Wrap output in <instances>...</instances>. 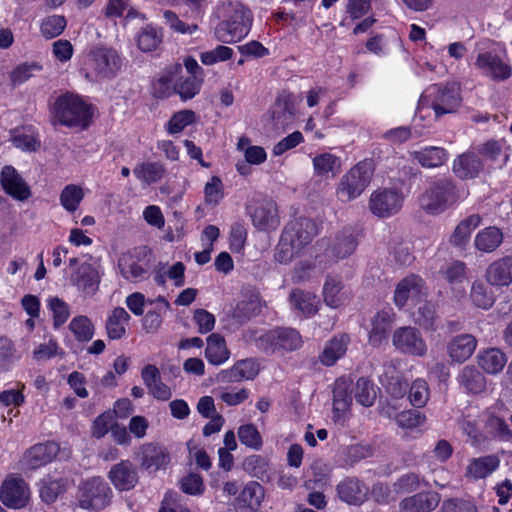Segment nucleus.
<instances>
[{"label": "nucleus", "instance_id": "46", "mask_svg": "<svg viewBox=\"0 0 512 512\" xmlns=\"http://www.w3.org/2000/svg\"><path fill=\"white\" fill-rule=\"evenodd\" d=\"M471 301L475 306L481 309H489L495 301L493 292L482 281H474L470 291Z\"/></svg>", "mask_w": 512, "mask_h": 512}, {"label": "nucleus", "instance_id": "10", "mask_svg": "<svg viewBox=\"0 0 512 512\" xmlns=\"http://www.w3.org/2000/svg\"><path fill=\"white\" fill-rule=\"evenodd\" d=\"M475 67L493 82H504L512 76V67L498 54L492 51L478 53Z\"/></svg>", "mask_w": 512, "mask_h": 512}, {"label": "nucleus", "instance_id": "15", "mask_svg": "<svg viewBox=\"0 0 512 512\" xmlns=\"http://www.w3.org/2000/svg\"><path fill=\"white\" fill-rule=\"evenodd\" d=\"M59 446L55 442H46L31 447L24 455L22 467L24 470H35L50 463L58 454Z\"/></svg>", "mask_w": 512, "mask_h": 512}, {"label": "nucleus", "instance_id": "35", "mask_svg": "<svg viewBox=\"0 0 512 512\" xmlns=\"http://www.w3.org/2000/svg\"><path fill=\"white\" fill-rule=\"evenodd\" d=\"M479 366L488 374H498L507 362L506 356L497 348L480 352L477 356Z\"/></svg>", "mask_w": 512, "mask_h": 512}, {"label": "nucleus", "instance_id": "27", "mask_svg": "<svg viewBox=\"0 0 512 512\" xmlns=\"http://www.w3.org/2000/svg\"><path fill=\"white\" fill-rule=\"evenodd\" d=\"M440 502V495L437 492L417 493L404 498L399 503L401 512H431Z\"/></svg>", "mask_w": 512, "mask_h": 512}, {"label": "nucleus", "instance_id": "26", "mask_svg": "<svg viewBox=\"0 0 512 512\" xmlns=\"http://www.w3.org/2000/svg\"><path fill=\"white\" fill-rule=\"evenodd\" d=\"M170 462V455L165 447L158 444H145L141 448V466L149 471L165 468Z\"/></svg>", "mask_w": 512, "mask_h": 512}, {"label": "nucleus", "instance_id": "62", "mask_svg": "<svg viewBox=\"0 0 512 512\" xmlns=\"http://www.w3.org/2000/svg\"><path fill=\"white\" fill-rule=\"evenodd\" d=\"M425 421V416L418 410H406L399 413L396 417L397 424L406 429H413Z\"/></svg>", "mask_w": 512, "mask_h": 512}, {"label": "nucleus", "instance_id": "8", "mask_svg": "<svg viewBox=\"0 0 512 512\" xmlns=\"http://www.w3.org/2000/svg\"><path fill=\"white\" fill-rule=\"evenodd\" d=\"M145 247H138L123 253L118 259L121 275L130 282H140L147 278L150 261Z\"/></svg>", "mask_w": 512, "mask_h": 512}, {"label": "nucleus", "instance_id": "28", "mask_svg": "<svg viewBox=\"0 0 512 512\" xmlns=\"http://www.w3.org/2000/svg\"><path fill=\"white\" fill-rule=\"evenodd\" d=\"M243 339L247 345H254L267 355L276 353L275 329L248 328L243 332Z\"/></svg>", "mask_w": 512, "mask_h": 512}, {"label": "nucleus", "instance_id": "32", "mask_svg": "<svg viewBox=\"0 0 512 512\" xmlns=\"http://www.w3.org/2000/svg\"><path fill=\"white\" fill-rule=\"evenodd\" d=\"M262 310V300L258 293H250L246 298L239 301L232 313L233 319L238 323H245L256 317Z\"/></svg>", "mask_w": 512, "mask_h": 512}, {"label": "nucleus", "instance_id": "57", "mask_svg": "<svg viewBox=\"0 0 512 512\" xmlns=\"http://www.w3.org/2000/svg\"><path fill=\"white\" fill-rule=\"evenodd\" d=\"M238 438L241 444L249 448L259 450L262 446L261 435L253 424L240 426L238 429Z\"/></svg>", "mask_w": 512, "mask_h": 512}, {"label": "nucleus", "instance_id": "41", "mask_svg": "<svg viewBox=\"0 0 512 512\" xmlns=\"http://www.w3.org/2000/svg\"><path fill=\"white\" fill-rule=\"evenodd\" d=\"M412 156L423 167L432 168L441 166L447 160L448 153L444 148L431 146L413 152Z\"/></svg>", "mask_w": 512, "mask_h": 512}, {"label": "nucleus", "instance_id": "38", "mask_svg": "<svg viewBox=\"0 0 512 512\" xmlns=\"http://www.w3.org/2000/svg\"><path fill=\"white\" fill-rule=\"evenodd\" d=\"M351 381L347 378H339L335 381L333 389V407L336 413H345L352 404V393L349 392Z\"/></svg>", "mask_w": 512, "mask_h": 512}, {"label": "nucleus", "instance_id": "63", "mask_svg": "<svg viewBox=\"0 0 512 512\" xmlns=\"http://www.w3.org/2000/svg\"><path fill=\"white\" fill-rule=\"evenodd\" d=\"M64 491L65 485L62 480H50L43 483L40 489V496L46 503H52Z\"/></svg>", "mask_w": 512, "mask_h": 512}, {"label": "nucleus", "instance_id": "22", "mask_svg": "<svg viewBox=\"0 0 512 512\" xmlns=\"http://www.w3.org/2000/svg\"><path fill=\"white\" fill-rule=\"evenodd\" d=\"M483 169V162L479 156L471 151L464 152L453 161L452 170L460 179L476 178Z\"/></svg>", "mask_w": 512, "mask_h": 512}, {"label": "nucleus", "instance_id": "60", "mask_svg": "<svg viewBox=\"0 0 512 512\" xmlns=\"http://www.w3.org/2000/svg\"><path fill=\"white\" fill-rule=\"evenodd\" d=\"M48 307L53 313L54 327L59 328L67 321L70 315L68 305L58 297H51L48 300Z\"/></svg>", "mask_w": 512, "mask_h": 512}, {"label": "nucleus", "instance_id": "48", "mask_svg": "<svg viewBox=\"0 0 512 512\" xmlns=\"http://www.w3.org/2000/svg\"><path fill=\"white\" fill-rule=\"evenodd\" d=\"M69 330L78 341L88 342L93 338L95 328L87 316L79 315L71 320Z\"/></svg>", "mask_w": 512, "mask_h": 512}, {"label": "nucleus", "instance_id": "56", "mask_svg": "<svg viewBox=\"0 0 512 512\" xmlns=\"http://www.w3.org/2000/svg\"><path fill=\"white\" fill-rule=\"evenodd\" d=\"M429 388L428 384L423 379H416L409 389V401L417 408L423 407L429 399Z\"/></svg>", "mask_w": 512, "mask_h": 512}, {"label": "nucleus", "instance_id": "17", "mask_svg": "<svg viewBox=\"0 0 512 512\" xmlns=\"http://www.w3.org/2000/svg\"><path fill=\"white\" fill-rule=\"evenodd\" d=\"M108 479L118 491H128L138 483V473L129 460H122L111 467Z\"/></svg>", "mask_w": 512, "mask_h": 512}, {"label": "nucleus", "instance_id": "12", "mask_svg": "<svg viewBox=\"0 0 512 512\" xmlns=\"http://www.w3.org/2000/svg\"><path fill=\"white\" fill-rule=\"evenodd\" d=\"M402 201L403 197L397 190H377L370 196L369 209L378 217H389L401 209Z\"/></svg>", "mask_w": 512, "mask_h": 512}, {"label": "nucleus", "instance_id": "61", "mask_svg": "<svg viewBox=\"0 0 512 512\" xmlns=\"http://www.w3.org/2000/svg\"><path fill=\"white\" fill-rule=\"evenodd\" d=\"M233 55V50L227 46L219 45L215 49L205 51L201 54V61L205 65H213L217 62H222L230 59Z\"/></svg>", "mask_w": 512, "mask_h": 512}, {"label": "nucleus", "instance_id": "25", "mask_svg": "<svg viewBox=\"0 0 512 512\" xmlns=\"http://www.w3.org/2000/svg\"><path fill=\"white\" fill-rule=\"evenodd\" d=\"M73 284L85 295H94L100 283L98 271L89 263L81 264L76 272L71 276Z\"/></svg>", "mask_w": 512, "mask_h": 512}, {"label": "nucleus", "instance_id": "11", "mask_svg": "<svg viewBox=\"0 0 512 512\" xmlns=\"http://www.w3.org/2000/svg\"><path fill=\"white\" fill-rule=\"evenodd\" d=\"M253 225L262 231L275 230L280 225L278 207L271 199H261L249 207Z\"/></svg>", "mask_w": 512, "mask_h": 512}, {"label": "nucleus", "instance_id": "50", "mask_svg": "<svg viewBox=\"0 0 512 512\" xmlns=\"http://www.w3.org/2000/svg\"><path fill=\"white\" fill-rule=\"evenodd\" d=\"M436 306L431 302H425L415 313V323L425 330L435 331L437 329Z\"/></svg>", "mask_w": 512, "mask_h": 512}, {"label": "nucleus", "instance_id": "13", "mask_svg": "<svg viewBox=\"0 0 512 512\" xmlns=\"http://www.w3.org/2000/svg\"><path fill=\"white\" fill-rule=\"evenodd\" d=\"M0 499L9 508L20 509L29 500V489L23 479L8 477L2 484Z\"/></svg>", "mask_w": 512, "mask_h": 512}, {"label": "nucleus", "instance_id": "43", "mask_svg": "<svg viewBox=\"0 0 512 512\" xmlns=\"http://www.w3.org/2000/svg\"><path fill=\"white\" fill-rule=\"evenodd\" d=\"M381 383L386 387L387 392L395 398H401L407 391L408 384L394 367H387Z\"/></svg>", "mask_w": 512, "mask_h": 512}, {"label": "nucleus", "instance_id": "34", "mask_svg": "<svg viewBox=\"0 0 512 512\" xmlns=\"http://www.w3.org/2000/svg\"><path fill=\"white\" fill-rule=\"evenodd\" d=\"M502 231L495 226H489L479 231L475 237V248L481 252H494L503 242Z\"/></svg>", "mask_w": 512, "mask_h": 512}, {"label": "nucleus", "instance_id": "52", "mask_svg": "<svg viewBox=\"0 0 512 512\" xmlns=\"http://www.w3.org/2000/svg\"><path fill=\"white\" fill-rule=\"evenodd\" d=\"M161 41L162 36L150 25L142 28L137 36V46L142 52H152L156 50Z\"/></svg>", "mask_w": 512, "mask_h": 512}, {"label": "nucleus", "instance_id": "54", "mask_svg": "<svg viewBox=\"0 0 512 512\" xmlns=\"http://www.w3.org/2000/svg\"><path fill=\"white\" fill-rule=\"evenodd\" d=\"M486 429L495 438L501 441H510L512 439V430L504 419L490 414L486 420Z\"/></svg>", "mask_w": 512, "mask_h": 512}, {"label": "nucleus", "instance_id": "49", "mask_svg": "<svg viewBox=\"0 0 512 512\" xmlns=\"http://www.w3.org/2000/svg\"><path fill=\"white\" fill-rule=\"evenodd\" d=\"M201 79L192 74L181 76L174 84V91L179 94L181 99L188 100L193 98L200 90Z\"/></svg>", "mask_w": 512, "mask_h": 512}, {"label": "nucleus", "instance_id": "58", "mask_svg": "<svg viewBox=\"0 0 512 512\" xmlns=\"http://www.w3.org/2000/svg\"><path fill=\"white\" fill-rule=\"evenodd\" d=\"M42 69V67L36 63H22L16 66L13 71L10 73V80L13 86L20 85L27 80H29L35 72H38Z\"/></svg>", "mask_w": 512, "mask_h": 512}, {"label": "nucleus", "instance_id": "19", "mask_svg": "<svg viewBox=\"0 0 512 512\" xmlns=\"http://www.w3.org/2000/svg\"><path fill=\"white\" fill-rule=\"evenodd\" d=\"M0 182L5 192L15 199L23 201L31 195L28 185L12 166L2 168Z\"/></svg>", "mask_w": 512, "mask_h": 512}, {"label": "nucleus", "instance_id": "44", "mask_svg": "<svg viewBox=\"0 0 512 512\" xmlns=\"http://www.w3.org/2000/svg\"><path fill=\"white\" fill-rule=\"evenodd\" d=\"M353 395L357 403L371 407L376 400V390L371 380L360 377L353 387Z\"/></svg>", "mask_w": 512, "mask_h": 512}, {"label": "nucleus", "instance_id": "51", "mask_svg": "<svg viewBox=\"0 0 512 512\" xmlns=\"http://www.w3.org/2000/svg\"><path fill=\"white\" fill-rule=\"evenodd\" d=\"M164 172V167L157 162L142 163L134 169L135 176L147 184L160 181Z\"/></svg>", "mask_w": 512, "mask_h": 512}, {"label": "nucleus", "instance_id": "14", "mask_svg": "<svg viewBox=\"0 0 512 512\" xmlns=\"http://www.w3.org/2000/svg\"><path fill=\"white\" fill-rule=\"evenodd\" d=\"M427 295V287L424 280L415 274L403 278L396 286L394 303L402 308L410 298H421Z\"/></svg>", "mask_w": 512, "mask_h": 512}, {"label": "nucleus", "instance_id": "4", "mask_svg": "<svg viewBox=\"0 0 512 512\" xmlns=\"http://www.w3.org/2000/svg\"><path fill=\"white\" fill-rule=\"evenodd\" d=\"M459 198V190L451 179H438L422 194L421 207L426 212L437 215L455 205Z\"/></svg>", "mask_w": 512, "mask_h": 512}, {"label": "nucleus", "instance_id": "2", "mask_svg": "<svg viewBox=\"0 0 512 512\" xmlns=\"http://www.w3.org/2000/svg\"><path fill=\"white\" fill-rule=\"evenodd\" d=\"M91 115L90 107L71 93L57 97L51 107V121L54 125L85 128Z\"/></svg>", "mask_w": 512, "mask_h": 512}, {"label": "nucleus", "instance_id": "1", "mask_svg": "<svg viewBox=\"0 0 512 512\" xmlns=\"http://www.w3.org/2000/svg\"><path fill=\"white\" fill-rule=\"evenodd\" d=\"M318 234L317 224L310 218L300 217L288 222L282 230L274 258L280 264H288L300 255Z\"/></svg>", "mask_w": 512, "mask_h": 512}, {"label": "nucleus", "instance_id": "39", "mask_svg": "<svg viewBox=\"0 0 512 512\" xmlns=\"http://www.w3.org/2000/svg\"><path fill=\"white\" fill-rule=\"evenodd\" d=\"M460 384L474 394L481 393L486 388L485 376L474 366H465L459 375Z\"/></svg>", "mask_w": 512, "mask_h": 512}, {"label": "nucleus", "instance_id": "31", "mask_svg": "<svg viewBox=\"0 0 512 512\" xmlns=\"http://www.w3.org/2000/svg\"><path fill=\"white\" fill-rule=\"evenodd\" d=\"M339 498L348 504H360L367 495V487L358 479L347 478L337 486Z\"/></svg>", "mask_w": 512, "mask_h": 512}, {"label": "nucleus", "instance_id": "40", "mask_svg": "<svg viewBox=\"0 0 512 512\" xmlns=\"http://www.w3.org/2000/svg\"><path fill=\"white\" fill-rule=\"evenodd\" d=\"M313 168L317 176L335 177L341 171V160L331 153H322L313 158Z\"/></svg>", "mask_w": 512, "mask_h": 512}, {"label": "nucleus", "instance_id": "21", "mask_svg": "<svg viewBox=\"0 0 512 512\" xmlns=\"http://www.w3.org/2000/svg\"><path fill=\"white\" fill-rule=\"evenodd\" d=\"M358 242L352 231L344 229L339 232L326 249L327 256L335 261L351 256Z\"/></svg>", "mask_w": 512, "mask_h": 512}, {"label": "nucleus", "instance_id": "64", "mask_svg": "<svg viewBox=\"0 0 512 512\" xmlns=\"http://www.w3.org/2000/svg\"><path fill=\"white\" fill-rule=\"evenodd\" d=\"M441 509L443 512H477L476 505L473 502L461 498L444 500Z\"/></svg>", "mask_w": 512, "mask_h": 512}, {"label": "nucleus", "instance_id": "5", "mask_svg": "<svg viewBox=\"0 0 512 512\" xmlns=\"http://www.w3.org/2000/svg\"><path fill=\"white\" fill-rule=\"evenodd\" d=\"M431 100L436 117L453 113L461 103L460 86L455 82L433 84L421 96L420 102Z\"/></svg>", "mask_w": 512, "mask_h": 512}, {"label": "nucleus", "instance_id": "30", "mask_svg": "<svg viewBox=\"0 0 512 512\" xmlns=\"http://www.w3.org/2000/svg\"><path fill=\"white\" fill-rule=\"evenodd\" d=\"M289 302L292 308L306 317L314 315L318 311L319 300L309 291L293 289L289 294Z\"/></svg>", "mask_w": 512, "mask_h": 512}, {"label": "nucleus", "instance_id": "29", "mask_svg": "<svg viewBox=\"0 0 512 512\" xmlns=\"http://www.w3.org/2000/svg\"><path fill=\"white\" fill-rule=\"evenodd\" d=\"M350 338L347 334H339L331 338L319 355L320 362L325 366L334 365L347 351Z\"/></svg>", "mask_w": 512, "mask_h": 512}, {"label": "nucleus", "instance_id": "53", "mask_svg": "<svg viewBox=\"0 0 512 512\" xmlns=\"http://www.w3.org/2000/svg\"><path fill=\"white\" fill-rule=\"evenodd\" d=\"M83 197V189L77 185L70 184L62 190L60 202L67 211L74 212L78 209Z\"/></svg>", "mask_w": 512, "mask_h": 512}, {"label": "nucleus", "instance_id": "33", "mask_svg": "<svg viewBox=\"0 0 512 512\" xmlns=\"http://www.w3.org/2000/svg\"><path fill=\"white\" fill-rule=\"evenodd\" d=\"M500 464L497 455H487L472 459L466 468V476L475 480L484 479L492 474Z\"/></svg>", "mask_w": 512, "mask_h": 512}, {"label": "nucleus", "instance_id": "37", "mask_svg": "<svg viewBox=\"0 0 512 512\" xmlns=\"http://www.w3.org/2000/svg\"><path fill=\"white\" fill-rule=\"evenodd\" d=\"M205 356L213 365H220L229 358V351L221 335L214 333L208 336Z\"/></svg>", "mask_w": 512, "mask_h": 512}, {"label": "nucleus", "instance_id": "6", "mask_svg": "<svg viewBox=\"0 0 512 512\" xmlns=\"http://www.w3.org/2000/svg\"><path fill=\"white\" fill-rule=\"evenodd\" d=\"M250 26V10L242 5H236L230 18L216 26L215 37L222 43H236L249 33Z\"/></svg>", "mask_w": 512, "mask_h": 512}, {"label": "nucleus", "instance_id": "7", "mask_svg": "<svg viewBox=\"0 0 512 512\" xmlns=\"http://www.w3.org/2000/svg\"><path fill=\"white\" fill-rule=\"evenodd\" d=\"M113 498V491L101 477L86 480L79 489L78 504L86 510L100 511L108 507Z\"/></svg>", "mask_w": 512, "mask_h": 512}, {"label": "nucleus", "instance_id": "47", "mask_svg": "<svg viewBox=\"0 0 512 512\" xmlns=\"http://www.w3.org/2000/svg\"><path fill=\"white\" fill-rule=\"evenodd\" d=\"M264 499V489L263 487L256 481H251L243 488L241 491L238 500L251 508L252 510H256L260 507L262 501Z\"/></svg>", "mask_w": 512, "mask_h": 512}, {"label": "nucleus", "instance_id": "9", "mask_svg": "<svg viewBox=\"0 0 512 512\" xmlns=\"http://www.w3.org/2000/svg\"><path fill=\"white\" fill-rule=\"evenodd\" d=\"M392 345L402 354L423 357L428 347L422 333L415 326H401L392 333Z\"/></svg>", "mask_w": 512, "mask_h": 512}, {"label": "nucleus", "instance_id": "16", "mask_svg": "<svg viewBox=\"0 0 512 512\" xmlns=\"http://www.w3.org/2000/svg\"><path fill=\"white\" fill-rule=\"evenodd\" d=\"M93 67L101 78H111L121 67L118 53L113 49L97 48L92 51Z\"/></svg>", "mask_w": 512, "mask_h": 512}, {"label": "nucleus", "instance_id": "59", "mask_svg": "<svg viewBox=\"0 0 512 512\" xmlns=\"http://www.w3.org/2000/svg\"><path fill=\"white\" fill-rule=\"evenodd\" d=\"M195 120V113L192 110H182L175 113L167 123V130L170 134H177L184 130Z\"/></svg>", "mask_w": 512, "mask_h": 512}, {"label": "nucleus", "instance_id": "3", "mask_svg": "<svg viewBox=\"0 0 512 512\" xmlns=\"http://www.w3.org/2000/svg\"><path fill=\"white\" fill-rule=\"evenodd\" d=\"M374 173L372 160L360 161L340 179L336 194L341 202H350L359 197L371 182Z\"/></svg>", "mask_w": 512, "mask_h": 512}, {"label": "nucleus", "instance_id": "23", "mask_svg": "<svg viewBox=\"0 0 512 512\" xmlns=\"http://www.w3.org/2000/svg\"><path fill=\"white\" fill-rule=\"evenodd\" d=\"M476 347L477 340L472 334H461L449 341L447 352L452 361L463 363L473 355Z\"/></svg>", "mask_w": 512, "mask_h": 512}, {"label": "nucleus", "instance_id": "24", "mask_svg": "<svg viewBox=\"0 0 512 512\" xmlns=\"http://www.w3.org/2000/svg\"><path fill=\"white\" fill-rule=\"evenodd\" d=\"M396 315L392 309L381 310L372 319V328L369 333V343L380 346L387 338V334L395 322Z\"/></svg>", "mask_w": 512, "mask_h": 512}, {"label": "nucleus", "instance_id": "36", "mask_svg": "<svg viewBox=\"0 0 512 512\" xmlns=\"http://www.w3.org/2000/svg\"><path fill=\"white\" fill-rule=\"evenodd\" d=\"M130 320V315L122 307H116L108 316L105 324L108 338L120 339L126 333L125 324Z\"/></svg>", "mask_w": 512, "mask_h": 512}, {"label": "nucleus", "instance_id": "45", "mask_svg": "<svg viewBox=\"0 0 512 512\" xmlns=\"http://www.w3.org/2000/svg\"><path fill=\"white\" fill-rule=\"evenodd\" d=\"M276 352L280 350L293 351L301 347V336L295 329H275Z\"/></svg>", "mask_w": 512, "mask_h": 512}, {"label": "nucleus", "instance_id": "42", "mask_svg": "<svg viewBox=\"0 0 512 512\" xmlns=\"http://www.w3.org/2000/svg\"><path fill=\"white\" fill-rule=\"evenodd\" d=\"M343 284L340 279L328 276L323 287V298L326 305L331 308H338L345 300L342 292Z\"/></svg>", "mask_w": 512, "mask_h": 512}, {"label": "nucleus", "instance_id": "20", "mask_svg": "<svg viewBox=\"0 0 512 512\" xmlns=\"http://www.w3.org/2000/svg\"><path fill=\"white\" fill-rule=\"evenodd\" d=\"M485 278L493 286H509L512 284V255L502 257L488 265Z\"/></svg>", "mask_w": 512, "mask_h": 512}, {"label": "nucleus", "instance_id": "18", "mask_svg": "<svg viewBox=\"0 0 512 512\" xmlns=\"http://www.w3.org/2000/svg\"><path fill=\"white\" fill-rule=\"evenodd\" d=\"M259 373V365L251 358L236 362L230 369L223 370L217 375L221 383H234L243 380H252Z\"/></svg>", "mask_w": 512, "mask_h": 512}, {"label": "nucleus", "instance_id": "55", "mask_svg": "<svg viewBox=\"0 0 512 512\" xmlns=\"http://www.w3.org/2000/svg\"><path fill=\"white\" fill-rule=\"evenodd\" d=\"M67 21L62 15H51L46 17L41 24V33L46 38H55L65 29Z\"/></svg>", "mask_w": 512, "mask_h": 512}]
</instances>
